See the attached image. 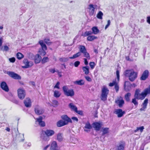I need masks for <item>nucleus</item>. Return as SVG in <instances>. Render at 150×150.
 Masks as SVG:
<instances>
[{"label":"nucleus","instance_id":"1","mask_svg":"<svg viewBox=\"0 0 150 150\" xmlns=\"http://www.w3.org/2000/svg\"><path fill=\"white\" fill-rule=\"evenodd\" d=\"M79 51L74 54L72 57H70L69 58L74 59L78 57L81 56V53L83 54V56L86 57L88 59H90V54L87 52V50L84 46L80 45L79 46Z\"/></svg>","mask_w":150,"mask_h":150},{"label":"nucleus","instance_id":"2","mask_svg":"<svg viewBox=\"0 0 150 150\" xmlns=\"http://www.w3.org/2000/svg\"><path fill=\"white\" fill-rule=\"evenodd\" d=\"M130 70H126L125 72V75L127 76H128L129 80L132 82L134 81L137 78V73L134 71H131Z\"/></svg>","mask_w":150,"mask_h":150},{"label":"nucleus","instance_id":"3","mask_svg":"<svg viewBox=\"0 0 150 150\" xmlns=\"http://www.w3.org/2000/svg\"><path fill=\"white\" fill-rule=\"evenodd\" d=\"M38 43L40 45L41 48L39 49L38 52L41 55L44 56L46 54L45 51L47 50V47L42 40H40L38 42Z\"/></svg>","mask_w":150,"mask_h":150},{"label":"nucleus","instance_id":"4","mask_svg":"<svg viewBox=\"0 0 150 150\" xmlns=\"http://www.w3.org/2000/svg\"><path fill=\"white\" fill-rule=\"evenodd\" d=\"M92 34V33L91 31H86L82 34L81 36L84 37L88 36L87 38V40L89 41H92L97 39L98 38L95 36L91 35Z\"/></svg>","mask_w":150,"mask_h":150},{"label":"nucleus","instance_id":"5","mask_svg":"<svg viewBox=\"0 0 150 150\" xmlns=\"http://www.w3.org/2000/svg\"><path fill=\"white\" fill-rule=\"evenodd\" d=\"M109 90L105 86H103L101 89V94L100 98L101 100L105 101L107 99Z\"/></svg>","mask_w":150,"mask_h":150},{"label":"nucleus","instance_id":"6","mask_svg":"<svg viewBox=\"0 0 150 150\" xmlns=\"http://www.w3.org/2000/svg\"><path fill=\"white\" fill-rule=\"evenodd\" d=\"M140 91L139 89H137L135 91L134 97L137 98V100H142L144 99L146 96L144 91L141 93H140Z\"/></svg>","mask_w":150,"mask_h":150},{"label":"nucleus","instance_id":"7","mask_svg":"<svg viewBox=\"0 0 150 150\" xmlns=\"http://www.w3.org/2000/svg\"><path fill=\"white\" fill-rule=\"evenodd\" d=\"M62 89L64 94L67 96L72 97L74 96L75 93L72 89H68V87L66 86L63 87Z\"/></svg>","mask_w":150,"mask_h":150},{"label":"nucleus","instance_id":"8","mask_svg":"<svg viewBox=\"0 0 150 150\" xmlns=\"http://www.w3.org/2000/svg\"><path fill=\"white\" fill-rule=\"evenodd\" d=\"M18 96L19 98L21 99H23L25 97L26 93L25 90L21 88H19L17 90Z\"/></svg>","mask_w":150,"mask_h":150},{"label":"nucleus","instance_id":"9","mask_svg":"<svg viewBox=\"0 0 150 150\" xmlns=\"http://www.w3.org/2000/svg\"><path fill=\"white\" fill-rule=\"evenodd\" d=\"M42 134L41 135V137L43 139H45V137L42 135L45 134L48 137H49L51 136L54 134V132L51 129H47L45 131L42 130Z\"/></svg>","mask_w":150,"mask_h":150},{"label":"nucleus","instance_id":"10","mask_svg":"<svg viewBox=\"0 0 150 150\" xmlns=\"http://www.w3.org/2000/svg\"><path fill=\"white\" fill-rule=\"evenodd\" d=\"M115 103L120 108H122L125 104V102L123 98L121 96H118L115 101Z\"/></svg>","mask_w":150,"mask_h":150},{"label":"nucleus","instance_id":"11","mask_svg":"<svg viewBox=\"0 0 150 150\" xmlns=\"http://www.w3.org/2000/svg\"><path fill=\"white\" fill-rule=\"evenodd\" d=\"M8 74L11 78L15 79L20 80L21 77L18 74L12 71H9Z\"/></svg>","mask_w":150,"mask_h":150},{"label":"nucleus","instance_id":"12","mask_svg":"<svg viewBox=\"0 0 150 150\" xmlns=\"http://www.w3.org/2000/svg\"><path fill=\"white\" fill-rule=\"evenodd\" d=\"M88 12L90 16H93L95 12V8L93 4H89L88 8Z\"/></svg>","mask_w":150,"mask_h":150},{"label":"nucleus","instance_id":"13","mask_svg":"<svg viewBox=\"0 0 150 150\" xmlns=\"http://www.w3.org/2000/svg\"><path fill=\"white\" fill-rule=\"evenodd\" d=\"M115 113L117 115L118 117H121L125 114V112L121 109H118L115 110Z\"/></svg>","mask_w":150,"mask_h":150},{"label":"nucleus","instance_id":"14","mask_svg":"<svg viewBox=\"0 0 150 150\" xmlns=\"http://www.w3.org/2000/svg\"><path fill=\"white\" fill-rule=\"evenodd\" d=\"M23 62L25 65V66H22V68L24 69L29 68L33 65V63H30L27 59H24L23 61Z\"/></svg>","mask_w":150,"mask_h":150},{"label":"nucleus","instance_id":"15","mask_svg":"<svg viewBox=\"0 0 150 150\" xmlns=\"http://www.w3.org/2000/svg\"><path fill=\"white\" fill-rule=\"evenodd\" d=\"M62 120L65 122L66 125H67L69 122L72 123V122L71 119L67 115H63L61 116Z\"/></svg>","mask_w":150,"mask_h":150},{"label":"nucleus","instance_id":"16","mask_svg":"<svg viewBox=\"0 0 150 150\" xmlns=\"http://www.w3.org/2000/svg\"><path fill=\"white\" fill-rule=\"evenodd\" d=\"M43 117L42 116H40L38 118L36 119V122H38L39 125L41 127H44L45 125V122L42 121Z\"/></svg>","mask_w":150,"mask_h":150},{"label":"nucleus","instance_id":"17","mask_svg":"<svg viewBox=\"0 0 150 150\" xmlns=\"http://www.w3.org/2000/svg\"><path fill=\"white\" fill-rule=\"evenodd\" d=\"M125 143L124 141H121L117 146L116 150H124Z\"/></svg>","mask_w":150,"mask_h":150},{"label":"nucleus","instance_id":"18","mask_svg":"<svg viewBox=\"0 0 150 150\" xmlns=\"http://www.w3.org/2000/svg\"><path fill=\"white\" fill-rule=\"evenodd\" d=\"M34 111L36 114L38 115H41L44 112V110L40 108L38 105L35 106Z\"/></svg>","mask_w":150,"mask_h":150},{"label":"nucleus","instance_id":"19","mask_svg":"<svg viewBox=\"0 0 150 150\" xmlns=\"http://www.w3.org/2000/svg\"><path fill=\"white\" fill-rule=\"evenodd\" d=\"M93 125L94 128H95V130L97 131H99L102 125V123L98 122H94L93 123Z\"/></svg>","mask_w":150,"mask_h":150},{"label":"nucleus","instance_id":"20","mask_svg":"<svg viewBox=\"0 0 150 150\" xmlns=\"http://www.w3.org/2000/svg\"><path fill=\"white\" fill-rule=\"evenodd\" d=\"M149 72L147 70H146L143 72L141 76L140 77V79L142 80H145L149 76Z\"/></svg>","mask_w":150,"mask_h":150},{"label":"nucleus","instance_id":"21","mask_svg":"<svg viewBox=\"0 0 150 150\" xmlns=\"http://www.w3.org/2000/svg\"><path fill=\"white\" fill-rule=\"evenodd\" d=\"M58 146L57 142L55 141L52 142L50 145V150H60L57 149Z\"/></svg>","mask_w":150,"mask_h":150},{"label":"nucleus","instance_id":"22","mask_svg":"<svg viewBox=\"0 0 150 150\" xmlns=\"http://www.w3.org/2000/svg\"><path fill=\"white\" fill-rule=\"evenodd\" d=\"M24 103L27 108L30 107L31 106V101L29 98H27L24 100Z\"/></svg>","mask_w":150,"mask_h":150},{"label":"nucleus","instance_id":"23","mask_svg":"<svg viewBox=\"0 0 150 150\" xmlns=\"http://www.w3.org/2000/svg\"><path fill=\"white\" fill-rule=\"evenodd\" d=\"M1 88L6 92L8 91L9 89L6 82L4 81L2 82L0 85Z\"/></svg>","mask_w":150,"mask_h":150},{"label":"nucleus","instance_id":"24","mask_svg":"<svg viewBox=\"0 0 150 150\" xmlns=\"http://www.w3.org/2000/svg\"><path fill=\"white\" fill-rule=\"evenodd\" d=\"M148 98H146L143 103L142 104V108H140V110L141 111H144L145 109L146 108L147 106L148 103Z\"/></svg>","mask_w":150,"mask_h":150},{"label":"nucleus","instance_id":"25","mask_svg":"<svg viewBox=\"0 0 150 150\" xmlns=\"http://www.w3.org/2000/svg\"><path fill=\"white\" fill-rule=\"evenodd\" d=\"M40 54H37L35 56L34 62L35 64H38L42 60V57Z\"/></svg>","mask_w":150,"mask_h":150},{"label":"nucleus","instance_id":"26","mask_svg":"<svg viewBox=\"0 0 150 150\" xmlns=\"http://www.w3.org/2000/svg\"><path fill=\"white\" fill-rule=\"evenodd\" d=\"M84 128L88 129H84V130L85 131L87 132H89L90 131V129H91L92 128L91 125L88 121L86 123Z\"/></svg>","mask_w":150,"mask_h":150},{"label":"nucleus","instance_id":"27","mask_svg":"<svg viewBox=\"0 0 150 150\" xmlns=\"http://www.w3.org/2000/svg\"><path fill=\"white\" fill-rule=\"evenodd\" d=\"M65 122H64L62 120H60L57 123V125L58 127H60L66 125Z\"/></svg>","mask_w":150,"mask_h":150},{"label":"nucleus","instance_id":"28","mask_svg":"<svg viewBox=\"0 0 150 150\" xmlns=\"http://www.w3.org/2000/svg\"><path fill=\"white\" fill-rule=\"evenodd\" d=\"M92 34H97L99 32V30L96 26H94L92 28Z\"/></svg>","mask_w":150,"mask_h":150},{"label":"nucleus","instance_id":"29","mask_svg":"<svg viewBox=\"0 0 150 150\" xmlns=\"http://www.w3.org/2000/svg\"><path fill=\"white\" fill-rule=\"evenodd\" d=\"M85 81L83 79H80L74 82V83L79 85H83L84 84Z\"/></svg>","mask_w":150,"mask_h":150},{"label":"nucleus","instance_id":"30","mask_svg":"<svg viewBox=\"0 0 150 150\" xmlns=\"http://www.w3.org/2000/svg\"><path fill=\"white\" fill-rule=\"evenodd\" d=\"M69 107L72 110H73L75 112L76 110L77 109V108L74 105L73 103H70L69 104Z\"/></svg>","mask_w":150,"mask_h":150},{"label":"nucleus","instance_id":"31","mask_svg":"<svg viewBox=\"0 0 150 150\" xmlns=\"http://www.w3.org/2000/svg\"><path fill=\"white\" fill-rule=\"evenodd\" d=\"M82 69L85 74L87 75L89 74V69L88 67H82Z\"/></svg>","mask_w":150,"mask_h":150},{"label":"nucleus","instance_id":"32","mask_svg":"<svg viewBox=\"0 0 150 150\" xmlns=\"http://www.w3.org/2000/svg\"><path fill=\"white\" fill-rule=\"evenodd\" d=\"M44 41L45 43L48 45H50L52 43V42L50 41L49 38H45L44 40Z\"/></svg>","mask_w":150,"mask_h":150},{"label":"nucleus","instance_id":"33","mask_svg":"<svg viewBox=\"0 0 150 150\" xmlns=\"http://www.w3.org/2000/svg\"><path fill=\"white\" fill-rule=\"evenodd\" d=\"M131 96V94L129 93H128L126 94L125 96V98L127 102H129L130 101V97Z\"/></svg>","mask_w":150,"mask_h":150},{"label":"nucleus","instance_id":"34","mask_svg":"<svg viewBox=\"0 0 150 150\" xmlns=\"http://www.w3.org/2000/svg\"><path fill=\"white\" fill-rule=\"evenodd\" d=\"M16 56L17 58L19 60L21 59L24 57V55L20 52L17 53L16 54Z\"/></svg>","mask_w":150,"mask_h":150},{"label":"nucleus","instance_id":"35","mask_svg":"<svg viewBox=\"0 0 150 150\" xmlns=\"http://www.w3.org/2000/svg\"><path fill=\"white\" fill-rule=\"evenodd\" d=\"M109 128L108 127H105L103 129L102 135H104L109 132Z\"/></svg>","mask_w":150,"mask_h":150},{"label":"nucleus","instance_id":"36","mask_svg":"<svg viewBox=\"0 0 150 150\" xmlns=\"http://www.w3.org/2000/svg\"><path fill=\"white\" fill-rule=\"evenodd\" d=\"M103 15V13L101 11H99V12L98 13L97 15V18L100 19H102V17Z\"/></svg>","mask_w":150,"mask_h":150},{"label":"nucleus","instance_id":"37","mask_svg":"<svg viewBox=\"0 0 150 150\" xmlns=\"http://www.w3.org/2000/svg\"><path fill=\"white\" fill-rule=\"evenodd\" d=\"M57 139L59 142L62 141L63 140L62 135L61 133H59L57 135Z\"/></svg>","mask_w":150,"mask_h":150},{"label":"nucleus","instance_id":"38","mask_svg":"<svg viewBox=\"0 0 150 150\" xmlns=\"http://www.w3.org/2000/svg\"><path fill=\"white\" fill-rule=\"evenodd\" d=\"M144 91L146 96L148 94H150V85L149 86L148 88H145Z\"/></svg>","mask_w":150,"mask_h":150},{"label":"nucleus","instance_id":"39","mask_svg":"<svg viewBox=\"0 0 150 150\" xmlns=\"http://www.w3.org/2000/svg\"><path fill=\"white\" fill-rule=\"evenodd\" d=\"M49 60V59L47 57H44L41 60L42 64H44Z\"/></svg>","mask_w":150,"mask_h":150},{"label":"nucleus","instance_id":"40","mask_svg":"<svg viewBox=\"0 0 150 150\" xmlns=\"http://www.w3.org/2000/svg\"><path fill=\"white\" fill-rule=\"evenodd\" d=\"M52 105L53 107H57L58 105V101L55 100H52Z\"/></svg>","mask_w":150,"mask_h":150},{"label":"nucleus","instance_id":"41","mask_svg":"<svg viewBox=\"0 0 150 150\" xmlns=\"http://www.w3.org/2000/svg\"><path fill=\"white\" fill-rule=\"evenodd\" d=\"M61 94L59 91H55L54 92V96L56 98H58L60 97Z\"/></svg>","mask_w":150,"mask_h":150},{"label":"nucleus","instance_id":"42","mask_svg":"<svg viewBox=\"0 0 150 150\" xmlns=\"http://www.w3.org/2000/svg\"><path fill=\"white\" fill-rule=\"evenodd\" d=\"M136 98L134 97V98L132 99V102L133 103L134 105L135 106H137L138 105V102L137 101Z\"/></svg>","mask_w":150,"mask_h":150},{"label":"nucleus","instance_id":"43","mask_svg":"<svg viewBox=\"0 0 150 150\" xmlns=\"http://www.w3.org/2000/svg\"><path fill=\"white\" fill-rule=\"evenodd\" d=\"M117 83V82L116 79H115L112 82L110 83L109 84V86L110 87L113 86L114 85L115 86Z\"/></svg>","mask_w":150,"mask_h":150},{"label":"nucleus","instance_id":"44","mask_svg":"<svg viewBox=\"0 0 150 150\" xmlns=\"http://www.w3.org/2000/svg\"><path fill=\"white\" fill-rule=\"evenodd\" d=\"M75 112L78 113V114L81 115L83 116V112L82 110H78L77 109L75 111Z\"/></svg>","mask_w":150,"mask_h":150},{"label":"nucleus","instance_id":"45","mask_svg":"<svg viewBox=\"0 0 150 150\" xmlns=\"http://www.w3.org/2000/svg\"><path fill=\"white\" fill-rule=\"evenodd\" d=\"M89 65L91 69H93L95 67V63L94 62H91L89 63Z\"/></svg>","mask_w":150,"mask_h":150},{"label":"nucleus","instance_id":"46","mask_svg":"<svg viewBox=\"0 0 150 150\" xmlns=\"http://www.w3.org/2000/svg\"><path fill=\"white\" fill-rule=\"evenodd\" d=\"M119 71L118 70H117L116 71V74L117 75V80L118 81H119L120 79V74H119Z\"/></svg>","mask_w":150,"mask_h":150},{"label":"nucleus","instance_id":"47","mask_svg":"<svg viewBox=\"0 0 150 150\" xmlns=\"http://www.w3.org/2000/svg\"><path fill=\"white\" fill-rule=\"evenodd\" d=\"M115 89L116 92H117L118 91L119 89V86L117 82L116 83V84L115 86Z\"/></svg>","mask_w":150,"mask_h":150},{"label":"nucleus","instance_id":"48","mask_svg":"<svg viewBox=\"0 0 150 150\" xmlns=\"http://www.w3.org/2000/svg\"><path fill=\"white\" fill-rule=\"evenodd\" d=\"M9 60L11 62L14 63L16 61V59L15 57H13L11 58H9Z\"/></svg>","mask_w":150,"mask_h":150},{"label":"nucleus","instance_id":"49","mask_svg":"<svg viewBox=\"0 0 150 150\" xmlns=\"http://www.w3.org/2000/svg\"><path fill=\"white\" fill-rule=\"evenodd\" d=\"M80 64L79 61H76L74 63V66L75 67H77Z\"/></svg>","mask_w":150,"mask_h":150},{"label":"nucleus","instance_id":"50","mask_svg":"<svg viewBox=\"0 0 150 150\" xmlns=\"http://www.w3.org/2000/svg\"><path fill=\"white\" fill-rule=\"evenodd\" d=\"M138 130H140L141 132H143V130L144 129V127L143 126H141L139 127H137Z\"/></svg>","mask_w":150,"mask_h":150},{"label":"nucleus","instance_id":"51","mask_svg":"<svg viewBox=\"0 0 150 150\" xmlns=\"http://www.w3.org/2000/svg\"><path fill=\"white\" fill-rule=\"evenodd\" d=\"M9 50V48L7 46L5 45L4 46L3 51H7Z\"/></svg>","mask_w":150,"mask_h":150},{"label":"nucleus","instance_id":"52","mask_svg":"<svg viewBox=\"0 0 150 150\" xmlns=\"http://www.w3.org/2000/svg\"><path fill=\"white\" fill-rule=\"evenodd\" d=\"M71 119L72 120L74 121H76V122L78 121V119L77 117H73L71 118Z\"/></svg>","mask_w":150,"mask_h":150},{"label":"nucleus","instance_id":"53","mask_svg":"<svg viewBox=\"0 0 150 150\" xmlns=\"http://www.w3.org/2000/svg\"><path fill=\"white\" fill-rule=\"evenodd\" d=\"M110 20H108V21L107 22V24L105 25V29H106L110 25Z\"/></svg>","mask_w":150,"mask_h":150},{"label":"nucleus","instance_id":"54","mask_svg":"<svg viewBox=\"0 0 150 150\" xmlns=\"http://www.w3.org/2000/svg\"><path fill=\"white\" fill-rule=\"evenodd\" d=\"M60 84L59 82L58 81L57 82L55 85L54 86V88H57V89H59V85Z\"/></svg>","mask_w":150,"mask_h":150},{"label":"nucleus","instance_id":"55","mask_svg":"<svg viewBox=\"0 0 150 150\" xmlns=\"http://www.w3.org/2000/svg\"><path fill=\"white\" fill-rule=\"evenodd\" d=\"M85 78L86 79V80L90 82L92 81L91 78L89 76H85Z\"/></svg>","mask_w":150,"mask_h":150},{"label":"nucleus","instance_id":"56","mask_svg":"<svg viewBox=\"0 0 150 150\" xmlns=\"http://www.w3.org/2000/svg\"><path fill=\"white\" fill-rule=\"evenodd\" d=\"M84 62L85 64L86 65H87L88 64V62L87 60V59L86 58H84Z\"/></svg>","mask_w":150,"mask_h":150},{"label":"nucleus","instance_id":"57","mask_svg":"<svg viewBox=\"0 0 150 150\" xmlns=\"http://www.w3.org/2000/svg\"><path fill=\"white\" fill-rule=\"evenodd\" d=\"M50 71L52 74H54L55 72V71L54 69H49Z\"/></svg>","mask_w":150,"mask_h":150},{"label":"nucleus","instance_id":"58","mask_svg":"<svg viewBox=\"0 0 150 150\" xmlns=\"http://www.w3.org/2000/svg\"><path fill=\"white\" fill-rule=\"evenodd\" d=\"M147 22L150 24V16H149L147 17Z\"/></svg>","mask_w":150,"mask_h":150},{"label":"nucleus","instance_id":"59","mask_svg":"<svg viewBox=\"0 0 150 150\" xmlns=\"http://www.w3.org/2000/svg\"><path fill=\"white\" fill-rule=\"evenodd\" d=\"M2 38H0V47L2 46Z\"/></svg>","mask_w":150,"mask_h":150},{"label":"nucleus","instance_id":"60","mask_svg":"<svg viewBox=\"0 0 150 150\" xmlns=\"http://www.w3.org/2000/svg\"><path fill=\"white\" fill-rule=\"evenodd\" d=\"M50 146V144H48V145H47L46 146H45L44 148H43V150H46V149H47V148Z\"/></svg>","mask_w":150,"mask_h":150},{"label":"nucleus","instance_id":"61","mask_svg":"<svg viewBox=\"0 0 150 150\" xmlns=\"http://www.w3.org/2000/svg\"><path fill=\"white\" fill-rule=\"evenodd\" d=\"M129 82L128 81H126L125 82V84L124 85V88H125L126 86V83H129Z\"/></svg>","mask_w":150,"mask_h":150},{"label":"nucleus","instance_id":"62","mask_svg":"<svg viewBox=\"0 0 150 150\" xmlns=\"http://www.w3.org/2000/svg\"><path fill=\"white\" fill-rule=\"evenodd\" d=\"M94 52H95L96 54H98V49H94Z\"/></svg>","mask_w":150,"mask_h":150},{"label":"nucleus","instance_id":"63","mask_svg":"<svg viewBox=\"0 0 150 150\" xmlns=\"http://www.w3.org/2000/svg\"><path fill=\"white\" fill-rule=\"evenodd\" d=\"M32 85H33V86H35V82H34V81H31L30 82Z\"/></svg>","mask_w":150,"mask_h":150},{"label":"nucleus","instance_id":"64","mask_svg":"<svg viewBox=\"0 0 150 150\" xmlns=\"http://www.w3.org/2000/svg\"><path fill=\"white\" fill-rule=\"evenodd\" d=\"M6 130H7L8 132H10V129L8 127H7L6 128Z\"/></svg>","mask_w":150,"mask_h":150}]
</instances>
